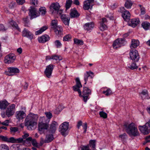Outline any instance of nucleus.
<instances>
[{"label": "nucleus", "mask_w": 150, "mask_h": 150, "mask_svg": "<svg viewBox=\"0 0 150 150\" xmlns=\"http://www.w3.org/2000/svg\"><path fill=\"white\" fill-rule=\"evenodd\" d=\"M107 28V26L105 23H100V29L101 30L103 31L106 30Z\"/></svg>", "instance_id": "a18cd8bd"}, {"label": "nucleus", "mask_w": 150, "mask_h": 150, "mask_svg": "<svg viewBox=\"0 0 150 150\" xmlns=\"http://www.w3.org/2000/svg\"><path fill=\"white\" fill-rule=\"evenodd\" d=\"M58 125L55 121H54L50 125V131H55L56 130Z\"/></svg>", "instance_id": "393cba45"}, {"label": "nucleus", "mask_w": 150, "mask_h": 150, "mask_svg": "<svg viewBox=\"0 0 150 150\" xmlns=\"http://www.w3.org/2000/svg\"><path fill=\"white\" fill-rule=\"evenodd\" d=\"M48 28L47 26H45L41 28L38 31H36L35 33L36 35H38L42 33L43 32L47 29Z\"/></svg>", "instance_id": "4c0bfd02"}, {"label": "nucleus", "mask_w": 150, "mask_h": 150, "mask_svg": "<svg viewBox=\"0 0 150 150\" xmlns=\"http://www.w3.org/2000/svg\"><path fill=\"white\" fill-rule=\"evenodd\" d=\"M54 139L53 135L52 134H47L46 136L45 139L46 142L47 143H49L52 141Z\"/></svg>", "instance_id": "473e14b6"}, {"label": "nucleus", "mask_w": 150, "mask_h": 150, "mask_svg": "<svg viewBox=\"0 0 150 150\" xmlns=\"http://www.w3.org/2000/svg\"><path fill=\"white\" fill-rule=\"evenodd\" d=\"M15 105L12 104L10 105L7 108L6 114L8 117L13 115L15 111Z\"/></svg>", "instance_id": "1a4fd4ad"}, {"label": "nucleus", "mask_w": 150, "mask_h": 150, "mask_svg": "<svg viewBox=\"0 0 150 150\" xmlns=\"http://www.w3.org/2000/svg\"><path fill=\"white\" fill-rule=\"evenodd\" d=\"M139 45V42L138 40L132 39V43L130 47L131 49L132 48H136Z\"/></svg>", "instance_id": "c756f323"}, {"label": "nucleus", "mask_w": 150, "mask_h": 150, "mask_svg": "<svg viewBox=\"0 0 150 150\" xmlns=\"http://www.w3.org/2000/svg\"><path fill=\"white\" fill-rule=\"evenodd\" d=\"M61 106H59L56 109L55 111H54V112L56 114H58L59 112H61L62 110L61 109L59 110V108H60Z\"/></svg>", "instance_id": "e2e57ef3"}, {"label": "nucleus", "mask_w": 150, "mask_h": 150, "mask_svg": "<svg viewBox=\"0 0 150 150\" xmlns=\"http://www.w3.org/2000/svg\"><path fill=\"white\" fill-rule=\"evenodd\" d=\"M6 139L5 142L12 143H16V139L14 138L13 137H11L9 138H8L6 136Z\"/></svg>", "instance_id": "ea45409f"}, {"label": "nucleus", "mask_w": 150, "mask_h": 150, "mask_svg": "<svg viewBox=\"0 0 150 150\" xmlns=\"http://www.w3.org/2000/svg\"><path fill=\"white\" fill-rule=\"evenodd\" d=\"M122 13V16L125 20H129L131 15L129 11L126 10L124 7H121L119 11Z\"/></svg>", "instance_id": "0eeeda50"}, {"label": "nucleus", "mask_w": 150, "mask_h": 150, "mask_svg": "<svg viewBox=\"0 0 150 150\" xmlns=\"http://www.w3.org/2000/svg\"><path fill=\"white\" fill-rule=\"evenodd\" d=\"M99 115L100 116L104 118H106L107 117V114L103 111H101L99 112Z\"/></svg>", "instance_id": "864d4df0"}, {"label": "nucleus", "mask_w": 150, "mask_h": 150, "mask_svg": "<svg viewBox=\"0 0 150 150\" xmlns=\"http://www.w3.org/2000/svg\"><path fill=\"white\" fill-rule=\"evenodd\" d=\"M8 103L6 101H0V109H5L8 105Z\"/></svg>", "instance_id": "7c9ffc66"}, {"label": "nucleus", "mask_w": 150, "mask_h": 150, "mask_svg": "<svg viewBox=\"0 0 150 150\" xmlns=\"http://www.w3.org/2000/svg\"><path fill=\"white\" fill-rule=\"evenodd\" d=\"M88 146L91 147L93 149H95L96 146V140H90Z\"/></svg>", "instance_id": "e433bc0d"}, {"label": "nucleus", "mask_w": 150, "mask_h": 150, "mask_svg": "<svg viewBox=\"0 0 150 150\" xmlns=\"http://www.w3.org/2000/svg\"><path fill=\"white\" fill-rule=\"evenodd\" d=\"M70 15L71 18H77L80 15L77 11L74 9L71 10Z\"/></svg>", "instance_id": "c85d7f7f"}, {"label": "nucleus", "mask_w": 150, "mask_h": 150, "mask_svg": "<svg viewBox=\"0 0 150 150\" xmlns=\"http://www.w3.org/2000/svg\"><path fill=\"white\" fill-rule=\"evenodd\" d=\"M82 95L81 96L83 97L84 101L86 102L87 99L89 98V96L91 94V91L88 88L84 87H83Z\"/></svg>", "instance_id": "7ed1b4c3"}, {"label": "nucleus", "mask_w": 150, "mask_h": 150, "mask_svg": "<svg viewBox=\"0 0 150 150\" xmlns=\"http://www.w3.org/2000/svg\"><path fill=\"white\" fill-rule=\"evenodd\" d=\"M148 112L150 114V107L147 109ZM140 131H150V120L143 126H139L138 127Z\"/></svg>", "instance_id": "20e7f679"}, {"label": "nucleus", "mask_w": 150, "mask_h": 150, "mask_svg": "<svg viewBox=\"0 0 150 150\" xmlns=\"http://www.w3.org/2000/svg\"><path fill=\"white\" fill-rule=\"evenodd\" d=\"M76 83L74 86H76L79 88H81L82 87V85L81 83L79 78H76Z\"/></svg>", "instance_id": "79ce46f5"}, {"label": "nucleus", "mask_w": 150, "mask_h": 150, "mask_svg": "<svg viewBox=\"0 0 150 150\" xmlns=\"http://www.w3.org/2000/svg\"><path fill=\"white\" fill-rule=\"evenodd\" d=\"M16 58L15 54L13 53H11L6 55L4 59V62L9 64L13 62Z\"/></svg>", "instance_id": "9b49d317"}, {"label": "nucleus", "mask_w": 150, "mask_h": 150, "mask_svg": "<svg viewBox=\"0 0 150 150\" xmlns=\"http://www.w3.org/2000/svg\"><path fill=\"white\" fill-rule=\"evenodd\" d=\"M8 71H5L4 73L9 76H13L15 74L19 72V70L18 69L13 67L8 68Z\"/></svg>", "instance_id": "9d476101"}, {"label": "nucleus", "mask_w": 150, "mask_h": 150, "mask_svg": "<svg viewBox=\"0 0 150 150\" xmlns=\"http://www.w3.org/2000/svg\"><path fill=\"white\" fill-rule=\"evenodd\" d=\"M81 150H91L89 148L88 146H84L81 148Z\"/></svg>", "instance_id": "774afa93"}, {"label": "nucleus", "mask_w": 150, "mask_h": 150, "mask_svg": "<svg viewBox=\"0 0 150 150\" xmlns=\"http://www.w3.org/2000/svg\"><path fill=\"white\" fill-rule=\"evenodd\" d=\"M73 2L71 0H67L66 1L65 7L66 9L69 8L71 6Z\"/></svg>", "instance_id": "a19ab883"}, {"label": "nucleus", "mask_w": 150, "mask_h": 150, "mask_svg": "<svg viewBox=\"0 0 150 150\" xmlns=\"http://www.w3.org/2000/svg\"><path fill=\"white\" fill-rule=\"evenodd\" d=\"M130 59L134 62H138L139 59V56L137 50L135 49H131L129 52Z\"/></svg>", "instance_id": "f03ea898"}, {"label": "nucleus", "mask_w": 150, "mask_h": 150, "mask_svg": "<svg viewBox=\"0 0 150 150\" xmlns=\"http://www.w3.org/2000/svg\"><path fill=\"white\" fill-rule=\"evenodd\" d=\"M140 22L139 19L138 18H134L132 19L131 22L129 23L130 26L134 28L137 26Z\"/></svg>", "instance_id": "b1692460"}, {"label": "nucleus", "mask_w": 150, "mask_h": 150, "mask_svg": "<svg viewBox=\"0 0 150 150\" xmlns=\"http://www.w3.org/2000/svg\"><path fill=\"white\" fill-rule=\"evenodd\" d=\"M54 44L57 48H59L62 46V44L59 40H56L54 42Z\"/></svg>", "instance_id": "603ef678"}, {"label": "nucleus", "mask_w": 150, "mask_h": 150, "mask_svg": "<svg viewBox=\"0 0 150 150\" xmlns=\"http://www.w3.org/2000/svg\"><path fill=\"white\" fill-rule=\"evenodd\" d=\"M46 13V8L44 7H41L39 9V16L40 14L42 15H45Z\"/></svg>", "instance_id": "58836bf2"}, {"label": "nucleus", "mask_w": 150, "mask_h": 150, "mask_svg": "<svg viewBox=\"0 0 150 150\" xmlns=\"http://www.w3.org/2000/svg\"><path fill=\"white\" fill-rule=\"evenodd\" d=\"M57 35H60L62 34L63 29L61 26H58L53 29Z\"/></svg>", "instance_id": "a878e982"}, {"label": "nucleus", "mask_w": 150, "mask_h": 150, "mask_svg": "<svg viewBox=\"0 0 150 150\" xmlns=\"http://www.w3.org/2000/svg\"><path fill=\"white\" fill-rule=\"evenodd\" d=\"M50 121L49 119H47V118L45 117H40L38 124L49 123Z\"/></svg>", "instance_id": "2f4dec72"}, {"label": "nucleus", "mask_w": 150, "mask_h": 150, "mask_svg": "<svg viewBox=\"0 0 150 150\" xmlns=\"http://www.w3.org/2000/svg\"><path fill=\"white\" fill-rule=\"evenodd\" d=\"M32 144L34 146H38V143L35 139H33L31 142Z\"/></svg>", "instance_id": "680f3d73"}, {"label": "nucleus", "mask_w": 150, "mask_h": 150, "mask_svg": "<svg viewBox=\"0 0 150 150\" xmlns=\"http://www.w3.org/2000/svg\"><path fill=\"white\" fill-rule=\"evenodd\" d=\"M103 93L107 96H108L111 94L112 91L110 89H108L106 91H103Z\"/></svg>", "instance_id": "5fc2aeb1"}, {"label": "nucleus", "mask_w": 150, "mask_h": 150, "mask_svg": "<svg viewBox=\"0 0 150 150\" xmlns=\"http://www.w3.org/2000/svg\"><path fill=\"white\" fill-rule=\"evenodd\" d=\"M45 114L47 117V119H49L50 120L52 116V113L50 112H46Z\"/></svg>", "instance_id": "6e6d98bb"}, {"label": "nucleus", "mask_w": 150, "mask_h": 150, "mask_svg": "<svg viewBox=\"0 0 150 150\" xmlns=\"http://www.w3.org/2000/svg\"><path fill=\"white\" fill-rule=\"evenodd\" d=\"M60 6L59 3L57 2L52 3L50 6V9L51 11H52V13H54L56 11L60 9Z\"/></svg>", "instance_id": "4468645a"}, {"label": "nucleus", "mask_w": 150, "mask_h": 150, "mask_svg": "<svg viewBox=\"0 0 150 150\" xmlns=\"http://www.w3.org/2000/svg\"><path fill=\"white\" fill-rule=\"evenodd\" d=\"M142 25L145 30H147L150 28V23L147 21L144 22L142 24Z\"/></svg>", "instance_id": "f704fd0d"}, {"label": "nucleus", "mask_w": 150, "mask_h": 150, "mask_svg": "<svg viewBox=\"0 0 150 150\" xmlns=\"http://www.w3.org/2000/svg\"><path fill=\"white\" fill-rule=\"evenodd\" d=\"M45 141V139L44 140L43 138H41L40 141V146H42L45 143H47V142H46Z\"/></svg>", "instance_id": "0e129e2a"}, {"label": "nucleus", "mask_w": 150, "mask_h": 150, "mask_svg": "<svg viewBox=\"0 0 150 150\" xmlns=\"http://www.w3.org/2000/svg\"><path fill=\"white\" fill-rule=\"evenodd\" d=\"M22 36L26 37L32 39L33 38V34L26 28H24L22 31Z\"/></svg>", "instance_id": "dca6fc26"}, {"label": "nucleus", "mask_w": 150, "mask_h": 150, "mask_svg": "<svg viewBox=\"0 0 150 150\" xmlns=\"http://www.w3.org/2000/svg\"><path fill=\"white\" fill-rule=\"evenodd\" d=\"M38 116L36 114L30 113L25 120V125L29 130H33L36 127Z\"/></svg>", "instance_id": "f257e3e1"}, {"label": "nucleus", "mask_w": 150, "mask_h": 150, "mask_svg": "<svg viewBox=\"0 0 150 150\" xmlns=\"http://www.w3.org/2000/svg\"><path fill=\"white\" fill-rule=\"evenodd\" d=\"M133 4V2L131 0H127L125 2V6L126 8L129 9L131 8Z\"/></svg>", "instance_id": "72a5a7b5"}, {"label": "nucleus", "mask_w": 150, "mask_h": 150, "mask_svg": "<svg viewBox=\"0 0 150 150\" xmlns=\"http://www.w3.org/2000/svg\"><path fill=\"white\" fill-rule=\"evenodd\" d=\"M119 137L121 140H124L127 138V136L125 133H124L120 135Z\"/></svg>", "instance_id": "bf43d9fd"}, {"label": "nucleus", "mask_w": 150, "mask_h": 150, "mask_svg": "<svg viewBox=\"0 0 150 150\" xmlns=\"http://www.w3.org/2000/svg\"><path fill=\"white\" fill-rule=\"evenodd\" d=\"M124 128L127 131H137V129L134 123L132 122L129 125L125 123L124 125Z\"/></svg>", "instance_id": "423d86ee"}, {"label": "nucleus", "mask_w": 150, "mask_h": 150, "mask_svg": "<svg viewBox=\"0 0 150 150\" xmlns=\"http://www.w3.org/2000/svg\"><path fill=\"white\" fill-rule=\"evenodd\" d=\"M80 88H79L76 86H73V88L74 91H77L79 94V96H81V92L80 89Z\"/></svg>", "instance_id": "09e8293b"}, {"label": "nucleus", "mask_w": 150, "mask_h": 150, "mask_svg": "<svg viewBox=\"0 0 150 150\" xmlns=\"http://www.w3.org/2000/svg\"><path fill=\"white\" fill-rule=\"evenodd\" d=\"M71 36L69 35H66L64 37L63 40L65 41H68L71 38Z\"/></svg>", "instance_id": "13d9d810"}, {"label": "nucleus", "mask_w": 150, "mask_h": 150, "mask_svg": "<svg viewBox=\"0 0 150 150\" xmlns=\"http://www.w3.org/2000/svg\"><path fill=\"white\" fill-rule=\"evenodd\" d=\"M91 3L86 1L84 2L83 8L84 10H88L90 8V4Z\"/></svg>", "instance_id": "c9c22d12"}, {"label": "nucleus", "mask_w": 150, "mask_h": 150, "mask_svg": "<svg viewBox=\"0 0 150 150\" xmlns=\"http://www.w3.org/2000/svg\"><path fill=\"white\" fill-rule=\"evenodd\" d=\"M139 95L143 99H149L150 98L148 95V91L146 90H143L142 92L139 93Z\"/></svg>", "instance_id": "4be33fe9"}, {"label": "nucleus", "mask_w": 150, "mask_h": 150, "mask_svg": "<svg viewBox=\"0 0 150 150\" xmlns=\"http://www.w3.org/2000/svg\"><path fill=\"white\" fill-rule=\"evenodd\" d=\"M0 148L1 150H9L8 147L6 144H1L0 146Z\"/></svg>", "instance_id": "3c124183"}, {"label": "nucleus", "mask_w": 150, "mask_h": 150, "mask_svg": "<svg viewBox=\"0 0 150 150\" xmlns=\"http://www.w3.org/2000/svg\"><path fill=\"white\" fill-rule=\"evenodd\" d=\"M49 127V123L38 124V128L39 131L47 130Z\"/></svg>", "instance_id": "f3484780"}, {"label": "nucleus", "mask_w": 150, "mask_h": 150, "mask_svg": "<svg viewBox=\"0 0 150 150\" xmlns=\"http://www.w3.org/2000/svg\"><path fill=\"white\" fill-rule=\"evenodd\" d=\"M94 76V73L91 71H86V73L84 74V78L85 81L84 84H86L87 81H88V77L91 79H92Z\"/></svg>", "instance_id": "2eb2a0df"}, {"label": "nucleus", "mask_w": 150, "mask_h": 150, "mask_svg": "<svg viewBox=\"0 0 150 150\" xmlns=\"http://www.w3.org/2000/svg\"><path fill=\"white\" fill-rule=\"evenodd\" d=\"M24 125L23 124H21L18 127H11L10 128L11 131H18L23 130Z\"/></svg>", "instance_id": "bb28decb"}, {"label": "nucleus", "mask_w": 150, "mask_h": 150, "mask_svg": "<svg viewBox=\"0 0 150 150\" xmlns=\"http://www.w3.org/2000/svg\"><path fill=\"white\" fill-rule=\"evenodd\" d=\"M16 117L19 120L22 119L26 116V114L23 111H17L16 113Z\"/></svg>", "instance_id": "a211bd4d"}, {"label": "nucleus", "mask_w": 150, "mask_h": 150, "mask_svg": "<svg viewBox=\"0 0 150 150\" xmlns=\"http://www.w3.org/2000/svg\"><path fill=\"white\" fill-rule=\"evenodd\" d=\"M38 40L39 42L44 43L50 40V37L48 35H46L38 38Z\"/></svg>", "instance_id": "6ab92c4d"}, {"label": "nucleus", "mask_w": 150, "mask_h": 150, "mask_svg": "<svg viewBox=\"0 0 150 150\" xmlns=\"http://www.w3.org/2000/svg\"><path fill=\"white\" fill-rule=\"evenodd\" d=\"M135 62H133L131 64H129L128 67L132 70H134L138 68V66L136 65Z\"/></svg>", "instance_id": "c03bdc74"}, {"label": "nucleus", "mask_w": 150, "mask_h": 150, "mask_svg": "<svg viewBox=\"0 0 150 150\" xmlns=\"http://www.w3.org/2000/svg\"><path fill=\"white\" fill-rule=\"evenodd\" d=\"M74 41L75 44L78 45H82L83 44V42L82 40L77 39H74Z\"/></svg>", "instance_id": "37998d69"}, {"label": "nucleus", "mask_w": 150, "mask_h": 150, "mask_svg": "<svg viewBox=\"0 0 150 150\" xmlns=\"http://www.w3.org/2000/svg\"><path fill=\"white\" fill-rule=\"evenodd\" d=\"M54 66V65L50 64L46 67L44 73L46 76L47 78L50 77L53 69Z\"/></svg>", "instance_id": "f8f14e48"}, {"label": "nucleus", "mask_w": 150, "mask_h": 150, "mask_svg": "<svg viewBox=\"0 0 150 150\" xmlns=\"http://www.w3.org/2000/svg\"><path fill=\"white\" fill-rule=\"evenodd\" d=\"M126 43L125 39H117L114 41L113 44V47L114 48L117 49L124 45Z\"/></svg>", "instance_id": "39448f33"}, {"label": "nucleus", "mask_w": 150, "mask_h": 150, "mask_svg": "<svg viewBox=\"0 0 150 150\" xmlns=\"http://www.w3.org/2000/svg\"><path fill=\"white\" fill-rule=\"evenodd\" d=\"M9 23L14 28L19 31H21V29L19 27L18 24L14 21L12 20H11L9 21Z\"/></svg>", "instance_id": "cd10ccee"}, {"label": "nucleus", "mask_w": 150, "mask_h": 150, "mask_svg": "<svg viewBox=\"0 0 150 150\" xmlns=\"http://www.w3.org/2000/svg\"><path fill=\"white\" fill-rule=\"evenodd\" d=\"M128 134L131 137L139 135V132H127Z\"/></svg>", "instance_id": "de8ad7c7"}, {"label": "nucleus", "mask_w": 150, "mask_h": 150, "mask_svg": "<svg viewBox=\"0 0 150 150\" xmlns=\"http://www.w3.org/2000/svg\"><path fill=\"white\" fill-rule=\"evenodd\" d=\"M23 20L24 22V23L25 24V25L28 26V25H26L28 23V17L27 16L25 18H23Z\"/></svg>", "instance_id": "69168bd1"}, {"label": "nucleus", "mask_w": 150, "mask_h": 150, "mask_svg": "<svg viewBox=\"0 0 150 150\" xmlns=\"http://www.w3.org/2000/svg\"><path fill=\"white\" fill-rule=\"evenodd\" d=\"M20 146L18 144H13L11 147V150H19Z\"/></svg>", "instance_id": "8fccbe9b"}, {"label": "nucleus", "mask_w": 150, "mask_h": 150, "mask_svg": "<svg viewBox=\"0 0 150 150\" xmlns=\"http://www.w3.org/2000/svg\"><path fill=\"white\" fill-rule=\"evenodd\" d=\"M57 21L55 20H53L52 21L51 23V24L52 26V28L53 29V28L57 27L58 26L57 25Z\"/></svg>", "instance_id": "49530a36"}, {"label": "nucleus", "mask_w": 150, "mask_h": 150, "mask_svg": "<svg viewBox=\"0 0 150 150\" xmlns=\"http://www.w3.org/2000/svg\"><path fill=\"white\" fill-rule=\"evenodd\" d=\"M29 15L30 17V19H32L39 16V13H38L37 9L35 7L31 6L29 9Z\"/></svg>", "instance_id": "6e6552de"}, {"label": "nucleus", "mask_w": 150, "mask_h": 150, "mask_svg": "<svg viewBox=\"0 0 150 150\" xmlns=\"http://www.w3.org/2000/svg\"><path fill=\"white\" fill-rule=\"evenodd\" d=\"M16 2L18 4L22 5L25 2V0H17Z\"/></svg>", "instance_id": "338daca9"}, {"label": "nucleus", "mask_w": 150, "mask_h": 150, "mask_svg": "<svg viewBox=\"0 0 150 150\" xmlns=\"http://www.w3.org/2000/svg\"><path fill=\"white\" fill-rule=\"evenodd\" d=\"M24 141L23 140L22 138H19L18 139H16V143H24Z\"/></svg>", "instance_id": "4d7b16f0"}, {"label": "nucleus", "mask_w": 150, "mask_h": 150, "mask_svg": "<svg viewBox=\"0 0 150 150\" xmlns=\"http://www.w3.org/2000/svg\"><path fill=\"white\" fill-rule=\"evenodd\" d=\"M139 6L140 8L141 14L142 15L145 14V8L143 7H142V5H139Z\"/></svg>", "instance_id": "052dcab7"}, {"label": "nucleus", "mask_w": 150, "mask_h": 150, "mask_svg": "<svg viewBox=\"0 0 150 150\" xmlns=\"http://www.w3.org/2000/svg\"><path fill=\"white\" fill-rule=\"evenodd\" d=\"M61 19H62L64 23L66 25H69L70 18L67 17L66 15H62L61 16Z\"/></svg>", "instance_id": "5701e85b"}, {"label": "nucleus", "mask_w": 150, "mask_h": 150, "mask_svg": "<svg viewBox=\"0 0 150 150\" xmlns=\"http://www.w3.org/2000/svg\"><path fill=\"white\" fill-rule=\"evenodd\" d=\"M94 26V25L93 22H90L86 23L84 26V28L85 30L88 31L92 30Z\"/></svg>", "instance_id": "412c9836"}, {"label": "nucleus", "mask_w": 150, "mask_h": 150, "mask_svg": "<svg viewBox=\"0 0 150 150\" xmlns=\"http://www.w3.org/2000/svg\"><path fill=\"white\" fill-rule=\"evenodd\" d=\"M71 128L69 127V123L67 122H64L59 126V129H60L59 131H66L70 130Z\"/></svg>", "instance_id": "ddd939ff"}, {"label": "nucleus", "mask_w": 150, "mask_h": 150, "mask_svg": "<svg viewBox=\"0 0 150 150\" xmlns=\"http://www.w3.org/2000/svg\"><path fill=\"white\" fill-rule=\"evenodd\" d=\"M46 60L53 59L56 60H61L62 59V58L60 56L56 55H53L51 56H48L46 57Z\"/></svg>", "instance_id": "aec40b11"}]
</instances>
